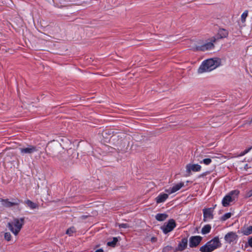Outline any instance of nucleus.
<instances>
[{"mask_svg":"<svg viewBox=\"0 0 252 252\" xmlns=\"http://www.w3.org/2000/svg\"><path fill=\"white\" fill-rule=\"evenodd\" d=\"M116 225L118 226L120 228H126L129 227V224H128L127 223H121V224L120 223H116Z\"/></svg>","mask_w":252,"mask_h":252,"instance_id":"28","label":"nucleus"},{"mask_svg":"<svg viewBox=\"0 0 252 252\" xmlns=\"http://www.w3.org/2000/svg\"><path fill=\"white\" fill-rule=\"evenodd\" d=\"M22 154H31L37 151L36 147L34 146L30 145L26 148H22L20 149Z\"/></svg>","mask_w":252,"mask_h":252,"instance_id":"12","label":"nucleus"},{"mask_svg":"<svg viewBox=\"0 0 252 252\" xmlns=\"http://www.w3.org/2000/svg\"><path fill=\"white\" fill-rule=\"evenodd\" d=\"M62 141L63 142V149H65L66 150L72 149L73 145L70 140L67 139H65L64 141L63 140H62Z\"/></svg>","mask_w":252,"mask_h":252,"instance_id":"17","label":"nucleus"},{"mask_svg":"<svg viewBox=\"0 0 252 252\" xmlns=\"http://www.w3.org/2000/svg\"><path fill=\"white\" fill-rule=\"evenodd\" d=\"M75 232V228L74 227L68 228L66 232V233L68 235H71L72 233Z\"/></svg>","mask_w":252,"mask_h":252,"instance_id":"29","label":"nucleus"},{"mask_svg":"<svg viewBox=\"0 0 252 252\" xmlns=\"http://www.w3.org/2000/svg\"><path fill=\"white\" fill-rule=\"evenodd\" d=\"M220 246V241L218 237H215L208 242L205 245L200 248L202 252H211Z\"/></svg>","mask_w":252,"mask_h":252,"instance_id":"5","label":"nucleus"},{"mask_svg":"<svg viewBox=\"0 0 252 252\" xmlns=\"http://www.w3.org/2000/svg\"><path fill=\"white\" fill-rule=\"evenodd\" d=\"M216 38H212L208 42H204L202 39H198L192 41L190 44V49L193 51H205L211 49L214 47L213 42H215Z\"/></svg>","mask_w":252,"mask_h":252,"instance_id":"2","label":"nucleus"},{"mask_svg":"<svg viewBox=\"0 0 252 252\" xmlns=\"http://www.w3.org/2000/svg\"><path fill=\"white\" fill-rule=\"evenodd\" d=\"M168 216L165 214H158L156 216V219L159 221H163L165 220Z\"/></svg>","mask_w":252,"mask_h":252,"instance_id":"21","label":"nucleus"},{"mask_svg":"<svg viewBox=\"0 0 252 252\" xmlns=\"http://www.w3.org/2000/svg\"><path fill=\"white\" fill-rule=\"evenodd\" d=\"M118 240L117 237H113V241L111 242H108L107 244V245L108 246L114 247L116 245V243H117Z\"/></svg>","mask_w":252,"mask_h":252,"instance_id":"24","label":"nucleus"},{"mask_svg":"<svg viewBox=\"0 0 252 252\" xmlns=\"http://www.w3.org/2000/svg\"><path fill=\"white\" fill-rule=\"evenodd\" d=\"M184 186V183H180L174 186H173L171 189H168L166 190V192H168L169 194L174 193L178 190H179L182 187H183Z\"/></svg>","mask_w":252,"mask_h":252,"instance_id":"13","label":"nucleus"},{"mask_svg":"<svg viewBox=\"0 0 252 252\" xmlns=\"http://www.w3.org/2000/svg\"><path fill=\"white\" fill-rule=\"evenodd\" d=\"M26 204L32 209L37 208L38 206L37 204L32 202L30 200H28L25 202Z\"/></svg>","mask_w":252,"mask_h":252,"instance_id":"19","label":"nucleus"},{"mask_svg":"<svg viewBox=\"0 0 252 252\" xmlns=\"http://www.w3.org/2000/svg\"><path fill=\"white\" fill-rule=\"evenodd\" d=\"M88 217V216H85V215H83V216H82L81 217V218L83 220L84 219H86V218H87Z\"/></svg>","mask_w":252,"mask_h":252,"instance_id":"35","label":"nucleus"},{"mask_svg":"<svg viewBox=\"0 0 252 252\" xmlns=\"http://www.w3.org/2000/svg\"><path fill=\"white\" fill-rule=\"evenodd\" d=\"M202 237L199 236H192L189 239V245L190 247H195L200 243Z\"/></svg>","mask_w":252,"mask_h":252,"instance_id":"10","label":"nucleus"},{"mask_svg":"<svg viewBox=\"0 0 252 252\" xmlns=\"http://www.w3.org/2000/svg\"><path fill=\"white\" fill-rule=\"evenodd\" d=\"M2 202H3V205L6 207H11L13 206H18L20 203L19 201H17L16 202H10L7 199H3L2 200Z\"/></svg>","mask_w":252,"mask_h":252,"instance_id":"15","label":"nucleus"},{"mask_svg":"<svg viewBox=\"0 0 252 252\" xmlns=\"http://www.w3.org/2000/svg\"><path fill=\"white\" fill-rule=\"evenodd\" d=\"M171 249H172L171 247H170V246H167V247H164V248L163 249V252H168V251H169L171 250Z\"/></svg>","mask_w":252,"mask_h":252,"instance_id":"31","label":"nucleus"},{"mask_svg":"<svg viewBox=\"0 0 252 252\" xmlns=\"http://www.w3.org/2000/svg\"><path fill=\"white\" fill-rule=\"evenodd\" d=\"M210 173V172H204L201 174H200L199 176V178H201V177H203L204 176H206L207 174H209Z\"/></svg>","mask_w":252,"mask_h":252,"instance_id":"33","label":"nucleus"},{"mask_svg":"<svg viewBox=\"0 0 252 252\" xmlns=\"http://www.w3.org/2000/svg\"><path fill=\"white\" fill-rule=\"evenodd\" d=\"M4 239L7 241L12 240V236L9 232H5L4 234Z\"/></svg>","mask_w":252,"mask_h":252,"instance_id":"25","label":"nucleus"},{"mask_svg":"<svg viewBox=\"0 0 252 252\" xmlns=\"http://www.w3.org/2000/svg\"><path fill=\"white\" fill-rule=\"evenodd\" d=\"M220 64V60L218 58L209 59L204 61L198 69L199 73L211 71L219 66Z\"/></svg>","mask_w":252,"mask_h":252,"instance_id":"3","label":"nucleus"},{"mask_svg":"<svg viewBox=\"0 0 252 252\" xmlns=\"http://www.w3.org/2000/svg\"><path fill=\"white\" fill-rule=\"evenodd\" d=\"M250 173H252V171L250 172Z\"/></svg>","mask_w":252,"mask_h":252,"instance_id":"41","label":"nucleus"},{"mask_svg":"<svg viewBox=\"0 0 252 252\" xmlns=\"http://www.w3.org/2000/svg\"><path fill=\"white\" fill-rule=\"evenodd\" d=\"M213 208H207L203 209V220L206 221L208 220H211L213 218Z\"/></svg>","mask_w":252,"mask_h":252,"instance_id":"9","label":"nucleus"},{"mask_svg":"<svg viewBox=\"0 0 252 252\" xmlns=\"http://www.w3.org/2000/svg\"><path fill=\"white\" fill-rule=\"evenodd\" d=\"M130 137L123 132L113 135L110 138L111 147L119 152H126L129 147Z\"/></svg>","mask_w":252,"mask_h":252,"instance_id":"1","label":"nucleus"},{"mask_svg":"<svg viewBox=\"0 0 252 252\" xmlns=\"http://www.w3.org/2000/svg\"><path fill=\"white\" fill-rule=\"evenodd\" d=\"M242 233L245 235H249L252 233V226L244 228L242 230Z\"/></svg>","mask_w":252,"mask_h":252,"instance_id":"20","label":"nucleus"},{"mask_svg":"<svg viewBox=\"0 0 252 252\" xmlns=\"http://www.w3.org/2000/svg\"><path fill=\"white\" fill-rule=\"evenodd\" d=\"M221 157H223V156H221ZM223 158L225 159L226 158L225 157H223Z\"/></svg>","mask_w":252,"mask_h":252,"instance_id":"40","label":"nucleus"},{"mask_svg":"<svg viewBox=\"0 0 252 252\" xmlns=\"http://www.w3.org/2000/svg\"><path fill=\"white\" fill-rule=\"evenodd\" d=\"M228 35V32L224 29H220L219 30L218 34V39L226 37Z\"/></svg>","mask_w":252,"mask_h":252,"instance_id":"18","label":"nucleus"},{"mask_svg":"<svg viewBox=\"0 0 252 252\" xmlns=\"http://www.w3.org/2000/svg\"><path fill=\"white\" fill-rule=\"evenodd\" d=\"M211 229V226L209 224L205 225L201 230V233L203 234H206L207 233H208Z\"/></svg>","mask_w":252,"mask_h":252,"instance_id":"22","label":"nucleus"},{"mask_svg":"<svg viewBox=\"0 0 252 252\" xmlns=\"http://www.w3.org/2000/svg\"><path fill=\"white\" fill-rule=\"evenodd\" d=\"M168 197V194L167 193H163L159 195L156 198V201L157 203L163 202Z\"/></svg>","mask_w":252,"mask_h":252,"instance_id":"16","label":"nucleus"},{"mask_svg":"<svg viewBox=\"0 0 252 252\" xmlns=\"http://www.w3.org/2000/svg\"><path fill=\"white\" fill-rule=\"evenodd\" d=\"M251 149V148H249L248 149H246L245 150V151H244L243 152H242L240 155H239V156H243L244 155H245V154H246L247 153H248L250 150Z\"/></svg>","mask_w":252,"mask_h":252,"instance_id":"30","label":"nucleus"},{"mask_svg":"<svg viewBox=\"0 0 252 252\" xmlns=\"http://www.w3.org/2000/svg\"><path fill=\"white\" fill-rule=\"evenodd\" d=\"M25 223V218H14L12 220L8 222L7 227L13 234L17 236Z\"/></svg>","mask_w":252,"mask_h":252,"instance_id":"4","label":"nucleus"},{"mask_svg":"<svg viewBox=\"0 0 252 252\" xmlns=\"http://www.w3.org/2000/svg\"><path fill=\"white\" fill-rule=\"evenodd\" d=\"M156 239L155 238H154V237H153V238H152L151 239V241H152V242H155V241H156Z\"/></svg>","mask_w":252,"mask_h":252,"instance_id":"38","label":"nucleus"},{"mask_svg":"<svg viewBox=\"0 0 252 252\" xmlns=\"http://www.w3.org/2000/svg\"><path fill=\"white\" fill-rule=\"evenodd\" d=\"M198 157H199V156L197 155V154H195L194 158H197Z\"/></svg>","mask_w":252,"mask_h":252,"instance_id":"39","label":"nucleus"},{"mask_svg":"<svg viewBox=\"0 0 252 252\" xmlns=\"http://www.w3.org/2000/svg\"><path fill=\"white\" fill-rule=\"evenodd\" d=\"M249 168L248 165L246 164L245 166V169L247 170V169Z\"/></svg>","mask_w":252,"mask_h":252,"instance_id":"37","label":"nucleus"},{"mask_svg":"<svg viewBox=\"0 0 252 252\" xmlns=\"http://www.w3.org/2000/svg\"><path fill=\"white\" fill-rule=\"evenodd\" d=\"M196 160L198 161H199L200 163H203L205 165H209L212 162V160L210 158H205V159H203L202 160H200V159L199 158H197Z\"/></svg>","mask_w":252,"mask_h":252,"instance_id":"23","label":"nucleus"},{"mask_svg":"<svg viewBox=\"0 0 252 252\" xmlns=\"http://www.w3.org/2000/svg\"><path fill=\"white\" fill-rule=\"evenodd\" d=\"M248 244L249 246L252 248V237L248 240Z\"/></svg>","mask_w":252,"mask_h":252,"instance_id":"34","label":"nucleus"},{"mask_svg":"<svg viewBox=\"0 0 252 252\" xmlns=\"http://www.w3.org/2000/svg\"><path fill=\"white\" fill-rule=\"evenodd\" d=\"M238 237V235L235 232H230L225 235L224 239L227 243H231L237 240Z\"/></svg>","mask_w":252,"mask_h":252,"instance_id":"11","label":"nucleus"},{"mask_svg":"<svg viewBox=\"0 0 252 252\" xmlns=\"http://www.w3.org/2000/svg\"><path fill=\"white\" fill-rule=\"evenodd\" d=\"M252 196V189L248 191L246 194V197L247 198L250 197Z\"/></svg>","mask_w":252,"mask_h":252,"instance_id":"32","label":"nucleus"},{"mask_svg":"<svg viewBox=\"0 0 252 252\" xmlns=\"http://www.w3.org/2000/svg\"><path fill=\"white\" fill-rule=\"evenodd\" d=\"M176 225L175 221L173 219H171L169 220L166 224L165 223L163 226H161V228L165 234H167L171 231L175 227Z\"/></svg>","mask_w":252,"mask_h":252,"instance_id":"7","label":"nucleus"},{"mask_svg":"<svg viewBox=\"0 0 252 252\" xmlns=\"http://www.w3.org/2000/svg\"><path fill=\"white\" fill-rule=\"evenodd\" d=\"M188 244V239L187 238H183L182 240V241L178 245V247L176 249L174 252H176L177 251H183L187 246Z\"/></svg>","mask_w":252,"mask_h":252,"instance_id":"14","label":"nucleus"},{"mask_svg":"<svg viewBox=\"0 0 252 252\" xmlns=\"http://www.w3.org/2000/svg\"><path fill=\"white\" fill-rule=\"evenodd\" d=\"M95 252H103V251L102 249H99L96 250Z\"/></svg>","mask_w":252,"mask_h":252,"instance_id":"36","label":"nucleus"},{"mask_svg":"<svg viewBox=\"0 0 252 252\" xmlns=\"http://www.w3.org/2000/svg\"><path fill=\"white\" fill-rule=\"evenodd\" d=\"M248 14V11H245L241 15V20L243 23H244L246 21V18Z\"/></svg>","mask_w":252,"mask_h":252,"instance_id":"26","label":"nucleus"},{"mask_svg":"<svg viewBox=\"0 0 252 252\" xmlns=\"http://www.w3.org/2000/svg\"><path fill=\"white\" fill-rule=\"evenodd\" d=\"M239 193V191L237 190L231 191L223 198L222 201V205L224 207L229 205L230 203L235 199L236 196L238 195Z\"/></svg>","mask_w":252,"mask_h":252,"instance_id":"6","label":"nucleus"},{"mask_svg":"<svg viewBox=\"0 0 252 252\" xmlns=\"http://www.w3.org/2000/svg\"><path fill=\"white\" fill-rule=\"evenodd\" d=\"M186 172L187 176H189L191 174V171L198 172L201 170V166L198 164H188L186 166Z\"/></svg>","mask_w":252,"mask_h":252,"instance_id":"8","label":"nucleus"},{"mask_svg":"<svg viewBox=\"0 0 252 252\" xmlns=\"http://www.w3.org/2000/svg\"><path fill=\"white\" fill-rule=\"evenodd\" d=\"M231 216V214L230 213H228L224 214L221 218L222 220H226L229 219Z\"/></svg>","mask_w":252,"mask_h":252,"instance_id":"27","label":"nucleus"}]
</instances>
